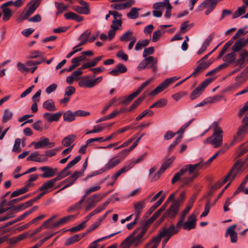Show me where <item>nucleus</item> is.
Here are the masks:
<instances>
[{
	"mask_svg": "<svg viewBox=\"0 0 248 248\" xmlns=\"http://www.w3.org/2000/svg\"><path fill=\"white\" fill-rule=\"evenodd\" d=\"M202 161L195 164H188L181 169L173 176L171 184L181 180L183 185L189 184L198 176V171L202 167Z\"/></svg>",
	"mask_w": 248,
	"mask_h": 248,
	"instance_id": "f257e3e1",
	"label": "nucleus"
},
{
	"mask_svg": "<svg viewBox=\"0 0 248 248\" xmlns=\"http://www.w3.org/2000/svg\"><path fill=\"white\" fill-rule=\"evenodd\" d=\"M149 227L148 221H145L140 227L137 228L123 242V248H129L131 245L134 248L138 247L150 235V234L148 232Z\"/></svg>",
	"mask_w": 248,
	"mask_h": 248,
	"instance_id": "f03ea898",
	"label": "nucleus"
},
{
	"mask_svg": "<svg viewBox=\"0 0 248 248\" xmlns=\"http://www.w3.org/2000/svg\"><path fill=\"white\" fill-rule=\"evenodd\" d=\"M179 228L172 224L168 228H164L160 230L158 234L146 243L144 248H157L162 238L165 237L170 238L179 232Z\"/></svg>",
	"mask_w": 248,
	"mask_h": 248,
	"instance_id": "7ed1b4c3",
	"label": "nucleus"
},
{
	"mask_svg": "<svg viewBox=\"0 0 248 248\" xmlns=\"http://www.w3.org/2000/svg\"><path fill=\"white\" fill-rule=\"evenodd\" d=\"M214 133L212 136L207 138L204 141L205 144L210 143L214 148H217L220 146L223 142V131L218 126L217 122L212 124Z\"/></svg>",
	"mask_w": 248,
	"mask_h": 248,
	"instance_id": "20e7f679",
	"label": "nucleus"
},
{
	"mask_svg": "<svg viewBox=\"0 0 248 248\" xmlns=\"http://www.w3.org/2000/svg\"><path fill=\"white\" fill-rule=\"evenodd\" d=\"M245 165V161L240 159L237 160L232 165L229 173L224 179V182L226 183L229 179L232 180L237 174L243 173Z\"/></svg>",
	"mask_w": 248,
	"mask_h": 248,
	"instance_id": "39448f33",
	"label": "nucleus"
},
{
	"mask_svg": "<svg viewBox=\"0 0 248 248\" xmlns=\"http://www.w3.org/2000/svg\"><path fill=\"white\" fill-rule=\"evenodd\" d=\"M89 75L84 76L80 78V80L78 82V85L80 87L85 88H92L99 83L102 80V77H99L95 79H90Z\"/></svg>",
	"mask_w": 248,
	"mask_h": 248,
	"instance_id": "423d86ee",
	"label": "nucleus"
},
{
	"mask_svg": "<svg viewBox=\"0 0 248 248\" xmlns=\"http://www.w3.org/2000/svg\"><path fill=\"white\" fill-rule=\"evenodd\" d=\"M180 77L174 76L164 80L159 86L156 87L153 91L151 92L149 95H155L158 93L166 89L170 84L177 80Z\"/></svg>",
	"mask_w": 248,
	"mask_h": 248,
	"instance_id": "0eeeda50",
	"label": "nucleus"
},
{
	"mask_svg": "<svg viewBox=\"0 0 248 248\" xmlns=\"http://www.w3.org/2000/svg\"><path fill=\"white\" fill-rule=\"evenodd\" d=\"M80 159L81 156L78 155L75 157L73 160L69 162L66 167L58 174L56 177L54 178L56 181H59L67 176L70 173L68 170L78 162Z\"/></svg>",
	"mask_w": 248,
	"mask_h": 248,
	"instance_id": "6e6552de",
	"label": "nucleus"
},
{
	"mask_svg": "<svg viewBox=\"0 0 248 248\" xmlns=\"http://www.w3.org/2000/svg\"><path fill=\"white\" fill-rule=\"evenodd\" d=\"M106 194H93L89 197L86 201V205L84 207L86 211H88L95 206L97 202H99Z\"/></svg>",
	"mask_w": 248,
	"mask_h": 248,
	"instance_id": "1a4fd4ad",
	"label": "nucleus"
},
{
	"mask_svg": "<svg viewBox=\"0 0 248 248\" xmlns=\"http://www.w3.org/2000/svg\"><path fill=\"white\" fill-rule=\"evenodd\" d=\"M248 78V77H247L245 72H242L236 77L235 79V83L230 85L228 87V90L232 91L238 88L247 80Z\"/></svg>",
	"mask_w": 248,
	"mask_h": 248,
	"instance_id": "9d476101",
	"label": "nucleus"
},
{
	"mask_svg": "<svg viewBox=\"0 0 248 248\" xmlns=\"http://www.w3.org/2000/svg\"><path fill=\"white\" fill-rule=\"evenodd\" d=\"M216 49L215 48L214 50H213L211 52H209L208 54L204 56L203 58H202L199 62V65L196 67L195 69L194 72L192 74L193 75L200 73L202 71H203L205 69L209 66L211 64V62L209 61H207L204 62V60H206L208 59V57L211 54V53Z\"/></svg>",
	"mask_w": 248,
	"mask_h": 248,
	"instance_id": "9b49d317",
	"label": "nucleus"
},
{
	"mask_svg": "<svg viewBox=\"0 0 248 248\" xmlns=\"http://www.w3.org/2000/svg\"><path fill=\"white\" fill-rule=\"evenodd\" d=\"M211 81L212 79L210 78L207 79L203 81L192 92L190 95L191 99L194 100L198 97Z\"/></svg>",
	"mask_w": 248,
	"mask_h": 248,
	"instance_id": "f8f14e48",
	"label": "nucleus"
},
{
	"mask_svg": "<svg viewBox=\"0 0 248 248\" xmlns=\"http://www.w3.org/2000/svg\"><path fill=\"white\" fill-rule=\"evenodd\" d=\"M121 163V159H118L115 156L109 159L107 163L96 174H100L108 171L109 170H111L118 166Z\"/></svg>",
	"mask_w": 248,
	"mask_h": 248,
	"instance_id": "ddd939ff",
	"label": "nucleus"
},
{
	"mask_svg": "<svg viewBox=\"0 0 248 248\" xmlns=\"http://www.w3.org/2000/svg\"><path fill=\"white\" fill-rule=\"evenodd\" d=\"M153 78H150L145 82H143L137 91L127 96L126 99L123 101V103H125L126 102H129L132 100L134 98L137 97L140 93L142 90L146 86L150 84L153 81Z\"/></svg>",
	"mask_w": 248,
	"mask_h": 248,
	"instance_id": "4468645a",
	"label": "nucleus"
},
{
	"mask_svg": "<svg viewBox=\"0 0 248 248\" xmlns=\"http://www.w3.org/2000/svg\"><path fill=\"white\" fill-rule=\"evenodd\" d=\"M248 131V127L245 125L240 127L237 132L234 135L231 145H233L236 142H240Z\"/></svg>",
	"mask_w": 248,
	"mask_h": 248,
	"instance_id": "2eb2a0df",
	"label": "nucleus"
},
{
	"mask_svg": "<svg viewBox=\"0 0 248 248\" xmlns=\"http://www.w3.org/2000/svg\"><path fill=\"white\" fill-rule=\"evenodd\" d=\"M197 214L193 213L189 216L186 221L183 223V229L186 230H190L194 229L196 227Z\"/></svg>",
	"mask_w": 248,
	"mask_h": 248,
	"instance_id": "dca6fc26",
	"label": "nucleus"
},
{
	"mask_svg": "<svg viewBox=\"0 0 248 248\" xmlns=\"http://www.w3.org/2000/svg\"><path fill=\"white\" fill-rule=\"evenodd\" d=\"M80 176V173L78 172V171H76L74 172V173L68 178L61 182V184H65V186L60 189L59 191L62 190L72 186Z\"/></svg>",
	"mask_w": 248,
	"mask_h": 248,
	"instance_id": "f3484780",
	"label": "nucleus"
},
{
	"mask_svg": "<svg viewBox=\"0 0 248 248\" xmlns=\"http://www.w3.org/2000/svg\"><path fill=\"white\" fill-rule=\"evenodd\" d=\"M55 178L52 179L44 183L42 186L39 188V191L45 192L46 194L56 189L55 187V183L56 182Z\"/></svg>",
	"mask_w": 248,
	"mask_h": 248,
	"instance_id": "a211bd4d",
	"label": "nucleus"
},
{
	"mask_svg": "<svg viewBox=\"0 0 248 248\" xmlns=\"http://www.w3.org/2000/svg\"><path fill=\"white\" fill-rule=\"evenodd\" d=\"M11 6L8 1L0 5V8L3 14L2 19L4 21H8L13 15L12 10L8 7Z\"/></svg>",
	"mask_w": 248,
	"mask_h": 248,
	"instance_id": "6ab92c4d",
	"label": "nucleus"
},
{
	"mask_svg": "<svg viewBox=\"0 0 248 248\" xmlns=\"http://www.w3.org/2000/svg\"><path fill=\"white\" fill-rule=\"evenodd\" d=\"M62 115V112L59 111L55 113L45 112L43 114V117L49 123L57 122Z\"/></svg>",
	"mask_w": 248,
	"mask_h": 248,
	"instance_id": "aec40b11",
	"label": "nucleus"
},
{
	"mask_svg": "<svg viewBox=\"0 0 248 248\" xmlns=\"http://www.w3.org/2000/svg\"><path fill=\"white\" fill-rule=\"evenodd\" d=\"M27 160L40 163L47 161V158L46 156L44 157L43 155L39 154L38 152H35L31 153L27 158Z\"/></svg>",
	"mask_w": 248,
	"mask_h": 248,
	"instance_id": "412c9836",
	"label": "nucleus"
},
{
	"mask_svg": "<svg viewBox=\"0 0 248 248\" xmlns=\"http://www.w3.org/2000/svg\"><path fill=\"white\" fill-rule=\"evenodd\" d=\"M217 1L216 0H206L201 4V6L206 8L205 15H208L211 12L217 5Z\"/></svg>",
	"mask_w": 248,
	"mask_h": 248,
	"instance_id": "4be33fe9",
	"label": "nucleus"
},
{
	"mask_svg": "<svg viewBox=\"0 0 248 248\" xmlns=\"http://www.w3.org/2000/svg\"><path fill=\"white\" fill-rule=\"evenodd\" d=\"M40 170L43 171L44 173L42 174L41 177L43 178H50L53 177L57 172V169H52L50 167L44 166L40 168Z\"/></svg>",
	"mask_w": 248,
	"mask_h": 248,
	"instance_id": "5701e85b",
	"label": "nucleus"
},
{
	"mask_svg": "<svg viewBox=\"0 0 248 248\" xmlns=\"http://www.w3.org/2000/svg\"><path fill=\"white\" fill-rule=\"evenodd\" d=\"M135 2V0H128L127 1L125 2L112 4L111 7L117 10H122L129 8L134 5Z\"/></svg>",
	"mask_w": 248,
	"mask_h": 248,
	"instance_id": "b1692460",
	"label": "nucleus"
},
{
	"mask_svg": "<svg viewBox=\"0 0 248 248\" xmlns=\"http://www.w3.org/2000/svg\"><path fill=\"white\" fill-rule=\"evenodd\" d=\"M236 225H233L227 228L225 236L230 235L231 237V241L232 243H235L237 240V234L235 231Z\"/></svg>",
	"mask_w": 248,
	"mask_h": 248,
	"instance_id": "393cba45",
	"label": "nucleus"
},
{
	"mask_svg": "<svg viewBox=\"0 0 248 248\" xmlns=\"http://www.w3.org/2000/svg\"><path fill=\"white\" fill-rule=\"evenodd\" d=\"M86 235V233H81L76 234L67 239L64 243L65 246H69L74 243L79 241Z\"/></svg>",
	"mask_w": 248,
	"mask_h": 248,
	"instance_id": "a878e982",
	"label": "nucleus"
},
{
	"mask_svg": "<svg viewBox=\"0 0 248 248\" xmlns=\"http://www.w3.org/2000/svg\"><path fill=\"white\" fill-rule=\"evenodd\" d=\"M126 71V66L123 64L120 63L117 65L115 68L109 72V74L112 76H117L125 73Z\"/></svg>",
	"mask_w": 248,
	"mask_h": 248,
	"instance_id": "bb28decb",
	"label": "nucleus"
},
{
	"mask_svg": "<svg viewBox=\"0 0 248 248\" xmlns=\"http://www.w3.org/2000/svg\"><path fill=\"white\" fill-rule=\"evenodd\" d=\"M43 107L49 111H55L57 108L54 102L52 99H48L43 103Z\"/></svg>",
	"mask_w": 248,
	"mask_h": 248,
	"instance_id": "cd10ccee",
	"label": "nucleus"
},
{
	"mask_svg": "<svg viewBox=\"0 0 248 248\" xmlns=\"http://www.w3.org/2000/svg\"><path fill=\"white\" fill-rule=\"evenodd\" d=\"M76 217V215H70L66 217H64L62 218H61L59 220L56 222L55 223L52 224V228L58 227L67 222L72 219L75 218Z\"/></svg>",
	"mask_w": 248,
	"mask_h": 248,
	"instance_id": "c85d7f7f",
	"label": "nucleus"
},
{
	"mask_svg": "<svg viewBox=\"0 0 248 248\" xmlns=\"http://www.w3.org/2000/svg\"><path fill=\"white\" fill-rule=\"evenodd\" d=\"M246 45L247 44L245 42V39L244 38L239 39L235 42L232 47V50L233 52L239 51Z\"/></svg>",
	"mask_w": 248,
	"mask_h": 248,
	"instance_id": "c756f323",
	"label": "nucleus"
},
{
	"mask_svg": "<svg viewBox=\"0 0 248 248\" xmlns=\"http://www.w3.org/2000/svg\"><path fill=\"white\" fill-rule=\"evenodd\" d=\"M14 116L13 112L9 108H5L3 111L2 116V123H6L11 120Z\"/></svg>",
	"mask_w": 248,
	"mask_h": 248,
	"instance_id": "7c9ffc66",
	"label": "nucleus"
},
{
	"mask_svg": "<svg viewBox=\"0 0 248 248\" xmlns=\"http://www.w3.org/2000/svg\"><path fill=\"white\" fill-rule=\"evenodd\" d=\"M145 207L144 201L139 202L134 204V208L135 210V214L136 217L138 218L140 215L143 209Z\"/></svg>",
	"mask_w": 248,
	"mask_h": 248,
	"instance_id": "2f4dec72",
	"label": "nucleus"
},
{
	"mask_svg": "<svg viewBox=\"0 0 248 248\" xmlns=\"http://www.w3.org/2000/svg\"><path fill=\"white\" fill-rule=\"evenodd\" d=\"M120 232L119 231V232H116L115 233H111L110 235L104 236L103 237L100 238L94 241L93 242L91 243L90 244L88 248H97L98 247L97 243L101 242L102 241H104L107 239L110 238V237L114 236L115 235H116Z\"/></svg>",
	"mask_w": 248,
	"mask_h": 248,
	"instance_id": "473e14b6",
	"label": "nucleus"
},
{
	"mask_svg": "<svg viewBox=\"0 0 248 248\" xmlns=\"http://www.w3.org/2000/svg\"><path fill=\"white\" fill-rule=\"evenodd\" d=\"M91 31L89 30H87L83 32L79 37L80 43L77 46H76L78 47L86 44V42L88 41V38L89 37Z\"/></svg>",
	"mask_w": 248,
	"mask_h": 248,
	"instance_id": "72a5a7b5",
	"label": "nucleus"
},
{
	"mask_svg": "<svg viewBox=\"0 0 248 248\" xmlns=\"http://www.w3.org/2000/svg\"><path fill=\"white\" fill-rule=\"evenodd\" d=\"M179 207L173 203L170 206L166 212V215L170 217H174L179 211Z\"/></svg>",
	"mask_w": 248,
	"mask_h": 248,
	"instance_id": "f704fd0d",
	"label": "nucleus"
},
{
	"mask_svg": "<svg viewBox=\"0 0 248 248\" xmlns=\"http://www.w3.org/2000/svg\"><path fill=\"white\" fill-rule=\"evenodd\" d=\"M146 97V95L145 93L142 94V95L136 99L126 110L128 111H131L133 109H135L140 104L141 102L145 99Z\"/></svg>",
	"mask_w": 248,
	"mask_h": 248,
	"instance_id": "c9c22d12",
	"label": "nucleus"
},
{
	"mask_svg": "<svg viewBox=\"0 0 248 248\" xmlns=\"http://www.w3.org/2000/svg\"><path fill=\"white\" fill-rule=\"evenodd\" d=\"M64 17L67 19H73L77 22H80L83 20V17L73 12H68L64 14Z\"/></svg>",
	"mask_w": 248,
	"mask_h": 248,
	"instance_id": "e433bc0d",
	"label": "nucleus"
},
{
	"mask_svg": "<svg viewBox=\"0 0 248 248\" xmlns=\"http://www.w3.org/2000/svg\"><path fill=\"white\" fill-rule=\"evenodd\" d=\"M86 199L83 196L78 202L70 206L68 209L67 212H71L72 211H78L81 208V205Z\"/></svg>",
	"mask_w": 248,
	"mask_h": 248,
	"instance_id": "4c0bfd02",
	"label": "nucleus"
},
{
	"mask_svg": "<svg viewBox=\"0 0 248 248\" xmlns=\"http://www.w3.org/2000/svg\"><path fill=\"white\" fill-rule=\"evenodd\" d=\"M175 156H172L171 157L167 159V160H165L160 169L159 170V172H161L162 173H163L166 169H167L170 164L173 162L174 160L175 159Z\"/></svg>",
	"mask_w": 248,
	"mask_h": 248,
	"instance_id": "58836bf2",
	"label": "nucleus"
},
{
	"mask_svg": "<svg viewBox=\"0 0 248 248\" xmlns=\"http://www.w3.org/2000/svg\"><path fill=\"white\" fill-rule=\"evenodd\" d=\"M72 9L80 14L88 15L90 13L89 6L81 7L79 6H74L72 7Z\"/></svg>",
	"mask_w": 248,
	"mask_h": 248,
	"instance_id": "ea45409f",
	"label": "nucleus"
},
{
	"mask_svg": "<svg viewBox=\"0 0 248 248\" xmlns=\"http://www.w3.org/2000/svg\"><path fill=\"white\" fill-rule=\"evenodd\" d=\"M168 3H170L169 0H163V1L155 3L153 5V8L162 11L165 7L167 8L168 6Z\"/></svg>",
	"mask_w": 248,
	"mask_h": 248,
	"instance_id": "a19ab883",
	"label": "nucleus"
},
{
	"mask_svg": "<svg viewBox=\"0 0 248 248\" xmlns=\"http://www.w3.org/2000/svg\"><path fill=\"white\" fill-rule=\"evenodd\" d=\"M48 143V138H44L41 139L38 142H32L31 144L34 145V148L36 149L41 148L43 147L47 146V144Z\"/></svg>",
	"mask_w": 248,
	"mask_h": 248,
	"instance_id": "79ce46f5",
	"label": "nucleus"
},
{
	"mask_svg": "<svg viewBox=\"0 0 248 248\" xmlns=\"http://www.w3.org/2000/svg\"><path fill=\"white\" fill-rule=\"evenodd\" d=\"M76 138L74 135H70L65 137L62 140V143L65 147H68L74 142Z\"/></svg>",
	"mask_w": 248,
	"mask_h": 248,
	"instance_id": "37998d69",
	"label": "nucleus"
},
{
	"mask_svg": "<svg viewBox=\"0 0 248 248\" xmlns=\"http://www.w3.org/2000/svg\"><path fill=\"white\" fill-rule=\"evenodd\" d=\"M150 43V40L145 39L142 40H139L137 43L135 49L136 51L141 50L143 47L148 45Z\"/></svg>",
	"mask_w": 248,
	"mask_h": 248,
	"instance_id": "c03bdc74",
	"label": "nucleus"
},
{
	"mask_svg": "<svg viewBox=\"0 0 248 248\" xmlns=\"http://www.w3.org/2000/svg\"><path fill=\"white\" fill-rule=\"evenodd\" d=\"M63 120L67 122H71L75 120L76 115L75 112L73 113L70 110H68L63 114Z\"/></svg>",
	"mask_w": 248,
	"mask_h": 248,
	"instance_id": "a18cd8bd",
	"label": "nucleus"
},
{
	"mask_svg": "<svg viewBox=\"0 0 248 248\" xmlns=\"http://www.w3.org/2000/svg\"><path fill=\"white\" fill-rule=\"evenodd\" d=\"M239 55L240 58L238 60L237 62L240 63V65H243L245 60L248 62V53L247 51L246 50H243L240 53Z\"/></svg>",
	"mask_w": 248,
	"mask_h": 248,
	"instance_id": "49530a36",
	"label": "nucleus"
},
{
	"mask_svg": "<svg viewBox=\"0 0 248 248\" xmlns=\"http://www.w3.org/2000/svg\"><path fill=\"white\" fill-rule=\"evenodd\" d=\"M132 151L130 148L124 149L121 152L118 153L115 156L117 158L121 159V162Z\"/></svg>",
	"mask_w": 248,
	"mask_h": 248,
	"instance_id": "de8ad7c7",
	"label": "nucleus"
},
{
	"mask_svg": "<svg viewBox=\"0 0 248 248\" xmlns=\"http://www.w3.org/2000/svg\"><path fill=\"white\" fill-rule=\"evenodd\" d=\"M33 128L36 131L41 132L43 131V129H47L48 128V126H46V125H45L44 127L43 128L42 127V121L40 120H39L35 122L33 124H32Z\"/></svg>",
	"mask_w": 248,
	"mask_h": 248,
	"instance_id": "09e8293b",
	"label": "nucleus"
},
{
	"mask_svg": "<svg viewBox=\"0 0 248 248\" xmlns=\"http://www.w3.org/2000/svg\"><path fill=\"white\" fill-rule=\"evenodd\" d=\"M102 221V219L99 218L97 221L95 222L90 227H89V228L86 230V232L84 233H86V235L97 229L100 225Z\"/></svg>",
	"mask_w": 248,
	"mask_h": 248,
	"instance_id": "8fccbe9b",
	"label": "nucleus"
},
{
	"mask_svg": "<svg viewBox=\"0 0 248 248\" xmlns=\"http://www.w3.org/2000/svg\"><path fill=\"white\" fill-rule=\"evenodd\" d=\"M182 137V136H178L175 138L174 141L170 144L168 148V152L169 153H171L173 149L181 142Z\"/></svg>",
	"mask_w": 248,
	"mask_h": 248,
	"instance_id": "3c124183",
	"label": "nucleus"
},
{
	"mask_svg": "<svg viewBox=\"0 0 248 248\" xmlns=\"http://www.w3.org/2000/svg\"><path fill=\"white\" fill-rule=\"evenodd\" d=\"M106 127L105 125L103 124H99L94 126L92 130L88 131L86 132V134H91V133H99L103 131L104 128Z\"/></svg>",
	"mask_w": 248,
	"mask_h": 248,
	"instance_id": "603ef678",
	"label": "nucleus"
},
{
	"mask_svg": "<svg viewBox=\"0 0 248 248\" xmlns=\"http://www.w3.org/2000/svg\"><path fill=\"white\" fill-rule=\"evenodd\" d=\"M122 21L121 19L118 20H113L112 24L110 25V28L114 30L117 31L122 27Z\"/></svg>",
	"mask_w": 248,
	"mask_h": 248,
	"instance_id": "864d4df0",
	"label": "nucleus"
},
{
	"mask_svg": "<svg viewBox=\"0 0 248 248\" xmlns=\"http://www.w3.org/2000/svg\"><path fill=\"white\" fill-rule=\"evenodd\" d=\"M186 196V193L185 192H182L181 193L179 197L176 200H175L173 203L175 205H177L178 207L183 203L184 202Z\"/></svg>",
	"mask_w": 248,
	"mask_h": 248,
	"instance_id": "5fc2aeb1",
	"label": "nucleus"
},
{
	"mask_svg": "<svg viewBox=\"0 0 248 248\" xmlns=\"http://www.w3.org/2000/svg\"><path fill=\"white\" fill-rule=\"evenodd\" d=\"M139 10V9H138L136 7L132 8L131 9L130 12L127 14V17L131 19L136 18L139 16L138 11Z\"/></svg>",
	"mask_w": 248,
	"mask_h": 248,
	"instance_id": "6e6d98bb",
	"label": "nucleus"
},
{
	"mask_svg": "<svg viewBox=\"0 0 248 248\" xmlns=\"http://www.w3.org/2000/svg\"><path fill=\"white\" fill-rule=\"evenodd\" d=\"M134 36H133L132 31L129 30L126 31L122 36L120 37V40L121 41H127L129 39L131 40V37Z\"/></svg>",
	"mask_w": 248,
	"mask_h": 248,
	"instance_id": "4d7b16f0",
	"label": "nucleus"
},
{
	"mask_svg": "<svg viewBox=\"0 0 248 248\" xmlns=\"http://www.w3.org/2000/svg\"><path fill=\"white\" fill-rule=\"evenodd\" d=\"M227 66V64L226 63H223L219 65L214 69L209 71L207 73L206 76H209L212 75H215L218 73L221 69L225 68Z\"/></svg>",
	"mask_w": 248,
	"mask_h": 248,
	"instance_id": "13d9d810",
	"label": "nucleus"
},
{
	"mask_svg": "<svg viewBox=\"0 0 248 248\" xmlns=\"http://www.w3.org/2000/svg\"><path fill=\"white\" fill-rule=\"evenodd\" d=\"M247 29V27H245L244 28H241L238 29L237 32L233 36V39H237L240 36H244L247 33L248 31H246Z\"/></svg>",
	"mask_w": 248,
	"mask_h": 248,
	"instance_id": "bf43d9fd",
	"label": "nucleus"
},
{
	"mask_svg": "<svg viewBox=\"0 0 248 248\" xmlns=\"http://www.w3.org/2000/svg\"><path fill=\"white\" fill-rule=\"evenodd\" d=\"M101 187L100 186H96L93 187H90L85 191V194L83 195V197L86 199V197L90 195L91 193L97 191L100 189Z\"/></svg>",
	"mask_w": 248,
	"mask_h": 248,
	"instance_id": "052dcab7",
	"label": "nucleus"
},
{
	"mask_svg": "<svg viewBox=\"0 0 248 248\" xmlns=\"http://www.w3.org/2000/svg\"><path fill=\"white\" fill-rule=\"evenodd\" d=\"M133 168V164H131L130 162L126 163L124 167H123L120 170L117 172L121 175L122 173L127 171Z\"/></svg>",
	"mask_w": 248,
	"mask_h": 248,
	"instance_id": "680f3d73",
	"label": "nucleus"
},
{
	"mask_svg": "<svg viewBox=\"0 0 248 248\" xmlns=\"http://www.w3.org/2000/svg\"><path fill=\"white\" fill-rule=\"evenodd\" d=\"M21 143V140L19 138H17L15 140L14 145L12 148V151L13 152H19L20 151V145Z\"/></svg>",
	"mask_w": 248,
	"mask_h": 248,
	"instance_id": "e2e57ef3",
	"label": "nucleus"
},
{
	"mask_svg": "<svg viewBox=\"0 0 248 248\" xmlns=\"http://www.w3.org/2000/svg\"><path fill=\"white\" fill-rule=\"evenodd\" d=\"M55 4L58 10L57 14L62 13L63 11H65L68 8L67 6L63 4L59 3L57 2H56Z\"/></svg>",
	"mask_w": 248,
	"mask_h": 248,
	"instance_id": "0e129e2a",
	"label": "nucleus"
},
{
	"mask_svg": "<svg viewBox=\"0 0 248 248\" xmlns=\"http://www.w3.org/2000/svg\"><path fill=\"white\" fill-rule=\"evenodd\" d=\"M27 66L26 63L24 64L20 62H18L17 64V68L21 73L29 72V68L27 67Z\"/></svg>",
	"mask_w": 248,
	"mask_h": 248,
	"instance_id": "69168bd1",
	"label": "nucleus"
},
{
	"mask_svg": "<svg viewBox=\"0 0 248 248\" xmlns=\"http://www.w3.org/2000/svg\"><path fill=\"white\" fill-rule=\"evenodd\" d=\"M235 58V54L234 53V52H232L225 55L223 58V60L224 61L226 62H232L234 60Z\"/></svg>",
	"mask_w": 248,
	"mask_h": 248,
	"instance_id": "338daca9",
	"label": "nucleus"
},
{
	"mask_svg": "<svg viewBox=\"0 0 248 248\" xmlns=\"http://www.w3.org/2000/svg\"><path fill=\"white\" fill-rule=\"evenodd\" d=\"M8 211L6 216L8 219L11 218L15 216V215L17 213L15 206L11 208H8Z\"/></svg>",
	"mask_w": 248,
	"mask_h": 248,
	"instance_id": "774afa93",
	"label": "nucleus"
}]
</instances>
